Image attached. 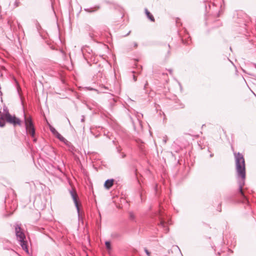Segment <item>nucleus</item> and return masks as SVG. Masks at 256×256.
<instances>
[{"label":"nucleus","mask_w":256,"mask_h":256,"mask_svg":"<svg viewBox=\"0 0 256 256\" xmlns=\"http://www.w3.org/2000/svg\"><path fill=\"white\" fill-rule=\"evenodd\" d=\"M133 44H134V48H136L138 46V44L136 42H134Z\"/></svg>","instance_id":"f3484780"},{"label":"nucleus","mask_w":256,"mask_h":256,"mask_svg":"<svg viewBox=\"0 0 256 256\" xmlns=\"http://www.w3.org/2000/svg\"><path fill=\"white\" fill-rule=\"evenodd\" d=\"M4 110L5 112V113H6V111H7V110H7V108H4Z\"/></svg>","instance_id":"4be33fe9"},{"label":"nucleus","mask_w":256,"mask_h":256,"mask_svg":"<svg viewBox=\"0 0 256 256\" xmlns=\"http://www.w3.org/2000/svg\"><path fill=\"white\" fill-rule=\"evenodd\" d=\"M148 84V82H146L144 86V88H146V86Z\"/></svg>","instance_id":"393cba45"},{"label":"nucleus","mask_w":256,"mask_h":256,"mask_svg":"<svg viewBox=\"0 0 256 256\" xmlns=\"http://www.w3.org/2000/svg\"><path fill=\"white\" fill-rule=\"evenodd\" d=\"M254 68H256V64H254Z\"/></svg>","instance_id":"a878e982"},{"label":"nucleus","mask_w":256,"mask_h":256,"mask_svg":"<svg viewBox=\"0 0 256 256\" xmlns=\"http://www.w3.org/2000/svg\"><path fill=\"white\" fill-rule=\"evenodd\" d=\"M214 156V154H210V157H212Z\"/></svg>","instance_id":"b1692460"},{"label":"nucleus","mask_w":256,"mask_h":256,"mask_svg":"<svg viewBox=\"0 0 256 256\" xmlns=\"http://www.w3.org/2000/svg\"><path fill=\"white\" fill-rule=\"evenodd\" d=\"M84 116H82V118L81 119V122H84Z\"/></svg>","instance_id":"6ab92c4d"},{"label":"nucleus","mask_w":256,"mask_h":256,"mask_svg":"<svg viewBox=\"0 0 256 256\" xmlns=\"http://www.w3.org/2000/svg\"><path fill=\"white\" fill-rule=\"evenodd\" d=\"M133 78H134V81H136V78L135 76H134Z\"/></svg>","instance_id":"aec40b11"},{"label":"nucleus","mask_w":256,"mask_h":256,"mask_svg":"<svg viewBox=\"0 0 256 256\" xmlns=\"http://www.w3.org/2000/svg\"><path fill=\"white\" fill-rule=\"evenodd\" d=\"M60 140L61 142H68L62 136H60V138H58Z\"/></svg>","instance_id":"ddd939ff"},{"label":"nucleus","mask_w":256,"mask_h":256,"mask_svg":"<svg viewBox=\"0 0 256 256\" xmlns=\"http://www.w3.org/2000/svg\"><path fill=\"white\" fill-rule=\"evenodd\" d=\"M70 193L72 198L73 200L74 205L76 208V210H77L78 215L79 216H80V206H79V204H78V194H77L76 190H70Z\"/></svg>","instance_id":"39448f33"},{"label":"nucleus","mask_w":256,"mask_h":256,"mask_svg":"<svg viewBox=\"0 0 256 256\" xmlns=\"http://www.w3.org/2000/svg\"><path fill=\"white\" fill-rule=\"evenodd\" d=\"M130 218L131 220H134L135 216L133 212H130Z\"/></svg>","instance_id":"f8f14e48"},{"label":"nucleus","mask_w":256,"mask_h":256,"mask_svg":"<svg viewBox=\"0 0 256 256\" xmlns=\"http://www.w3.org/2000/svg\"><path fill=\"white\" fill-rule=\"evenodd\" d=\"M145 12L146 15L147 16V17L152 22H154V19L152 15L148 12V10L146 8L145 9Z\"/></svg>","instance_id":"6e6552de"},{"label":"nucleus","mask_w":256,"mask_h":256,"mask_svg":"<svg viewBox=\"0 0 256 256\" xmlns=\"http://www.w3.org/2000/svg\"><path fill=\"white\" fill-rule=\"evenodd\" d=\"M125 156H126V154H123L122 155V158H124Z\"/></svg>","instance_id":"5701e85b"},{"label":"nucleus","mask_w":256,"mask_h":256,"mask_svg":"<svg viewBox=\"0 0 256 256\" xmlns=\"http://www.w3.org/2000/svg\"><path fill=\"white\" fill-rule=\"evenodd\" d=\"M84 10L88 12H95L96 10H93V8H84Z\"/></svg>","instance_id":"9b49d317"},{"label":"nucleus","mask_w":256,"mask_h":256,"mask_svg":"<svg viewBox=\"0 0 256 256\" xmlns=\"http://www.w3.org/2000/svg\"><path fill=\"white\" fill-rule=\"evenodd\" d=\"M106 246L108 251H110L112 250L110 242L108 241L105 242Z\"/></svg>","instance_id":"1a4fd4ad"},{"label":"nucleus","mask_w":256,"mask_h":256,"mask_svg":"<svg viewBox=\"0 0 256 256\" xmlns=\"http://www.w3.org/2000/svg\"><path fill=\"white\" fill-rule=\"evenodd\" d=\"M24 120L26 132H28L32 136H34L35 134V129L31 118H28L24 116Z\"/></svg>","instance_id":"20e7f679"},{"label":"nucleus","mask_w":256,"mask_h":256,"mask_svg":"<svg viewBox=\"0 0 256 256\" xmlns=\"http://www.w3.org/2000/svg\"><path fill=\"white\" fill-rule=\"evenodd\" d=\"M168 71H169V72H170V74H172V70L170 69V70H168Z\"/></svg>","instance_id":"412c9836"},{"label":"nucleus","mask_w":256,"mask_h":256,"mask_svg":"<svg viewBox=\"0 0 256 256\" xmlns=\"http://www.w3.org/2000/svg\"><path fill=\"white\" fill-rule=\"evenodd\" d=\"M15 233L16 240L18 241L20 244L22 246V248L24 250L27 254H28V248L27 242L26 240V236L24 232H22L20 226L16 224L14 225Z\"/></svg>","instance_id":"f03ea898"},{"label":"nucleus","mask_w":256,"mask_h":256,"mask_svg":"<svg viewBox=\"0 0 256 256\" xmlns=\"http://www.w3.org/2000/svg\"><path fill=\"white\" fill-rule=\"evenodd\" d=\"M162 142L164 144H166L167 142V136H166L163 137Z\"/></svg>","instance_id":"4468645a"},{"label":"nucleus","mask_w":256,"mask_h":256,"mask_svg":"<svg viewBox=\"0 0 256 256\" xmlns=\"http://www.w3.org/2000/svg\"><path fill=\"white\" fill-rule=\"evenodd\" d=\"M58 138H60L61 136V134H59L58 132H56V134L54 135Z\"/></svg>","instance_id":"dca6fc26"},{"label":"nucleus","mask_w":256,"mask_h":256,"mask_svg":"<svg viewBox=\"0 0 256 256\" xmlns=\"http://www.w3.org/2000/svg\"><path fill=\"white\" fill-rule=\"evenodd\" d=\"M5 120L6 121L12 124L14 126L16 124H20V120L19 118H16L14 116H12L8 112V110H7L6 114H1V112L0 111V126L4 127L5 126Z\"/></svg>","instance_id":"7ed1b4c3"},{"label":"nucleus","mask_w":256,"mask_h":256,"mask_svg":"<svg viewBox=\"0 0 256 256\" xmlns=\"http://www.w3.org/2000/svg\"><path fill=\"white\" fill-rule=\"evenodd\" d=\"M235 159L236 171V178L238 180V191L244 200L247 201L242 190V187L245 184L246 180V164L244 156L240 152H234Z\"/></svg>","instance_id":"f257e3e1"},{"label":"nucleus","mask_w":256,"mask_h":256,"mask_svg":"<svg viewBox=\"0 0 256 256\" xmlns=\"http://www.w3.org/2000/svg\"><path fill=\"white\" fill-rule=\"evenodd\" d=\"M88 89L89 90H94V91H98L96 89H94V88H88Z\"/></svg>","instance_id":"a211bd4d"},{"label":"nucleus","mask_w":256,"mask_h":256,"mask_svg":"<svg viewBox=\"0 0 256 256\" xmlns=\"http://www.w3.org/2000/svg\"><path fill=\"white\" fill-rule=\"evenodd\" d=\"M114 182V180L113 179L107 180L104 182V185L105 188L107 189H109L113 185Z\"/></svg>","instance_id":"423d86ee"},{"label":"nucleus","mask_w":256,"mask_h":256,"mask_svg":"<svg viewBox=\"0 0 256 256\" xmlns=\"http://www.w3.org/2000/svg\"><path fill=\"white\" fill-rule=\"evenodd\" d=\"M144 252L148 256H150V252L146 248H144Z\"/></svg>","instance_id":"2eb2a0df"},{"label":"nucleus","mask_w":256,"mask_h":256,"mask_svg":"<svg viewBox=\"0 0 256 256\" xmlns=\"http://www.w3.org/2000/svg\"><path fill=\"white\" fill-rule=\"evenodd\" d=\"M160 226H162L164 228V230L166 233H167L168 232L169 229L166 226V224H165V222L164 220H162L160 221Z\"/></svg>","instance_id":"0eeeda50"},{"label":"nucleus","mask_w":256,"mask_h":256,"mask_svg":"<svg viewBox=\"0 0 256 256\" xmlns=\"http://www.w3.org/2000/svg\"><path fill=\"white\" fill-rule=\"evenodd\" d=\"M50 130L52 133L53 134L55 135L58 132L52 126H50Z\"/></svg>","instance_id":"9d476101"}]
</instances>
